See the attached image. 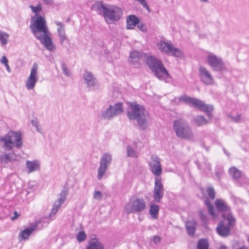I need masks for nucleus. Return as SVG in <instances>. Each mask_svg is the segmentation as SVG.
I'll use <instances>...</instances> for the list:
<instances>
[{
  "mask_svg": "<svg viewBox=\"0 0 249 249\" xmlns=\"http://www.w3.org/2000/svg\"><path fill=\"white\" fill-rule=\"evenodd\" d=\"M130 108L127 111V116L130 120H136L138 126L143 130L148 126L147 122L148 112L145 108L136 102L129 103Z\"/></svg>",
  "mask_w": 249,
  "mask_h": 249,
  "instance_id": "nucleus-1",
  "label": "nucleus"
},
{
  "mask_svg": "<svg viewBox=\"0 0 249 249\" xmlns=\"http://www.w3.org/2000/svg\"><path fill=\"white\" fill-rule=\"evenodd\" d=\"M173 128L177 137L188 141L194 140L193 129L187 121L182 118L175 120Z\"/></svg>",
  "mask_w": 249,
  "mask_h": 249,
  "instance_id": "nucleus-2",
  "label": "nucleus"
},
{
  "mask_svg": "<svg viewBox=\"0 0 249 249\" xmlns=\"http://www.w3.org/2000/svg\"><path fill=\"white\" fill-rule=\"evenodd\" d=\"M0 142L3 143V148L7 151L12 150L14 146L20 148L23 145L22 135L20 132L10 131L0 137Z\"/></svg>",
  "mask_w": 249,
  "mask_h": 249,
  "instance_id": "nucleus-3",
  "label": "nucleus"
},
{
  "mask_svg": "<svg viewBox=\"0 0 249 249\" xmlns=\"http://www.w3.org/2000/svg\"><path fill=\"white\" fill-rule=\"evenodd\" d=\"M175 100H178L177 102V103L183 102L197 108L201 111L207 113L209 118L211 119L212 116L211 111L213 109V107L212 105L205 104L204 102L201 100L192 98L185 95L180 96L177 98H175Z\"/></svg>",
  "mask_w": 249,
  "mask_h": 249,
  "instance_id": "nucleus-4",
  "label": "nucleus"
},
{
  "mask_svg": "<svg viewBox=\"0 0 249 249\" xmlns=\"http://www.w3.org/2000/svg\"><path fill=\"white\" fill-rule=\"evenodd\" d=\"M146 62L154 75L160 80H164L170 77L163 64L159 59L151 56L147 57Z\"/></svg>",
  "mask_w": 249,
  "mask_h": 249,
  "instance_id": "nucleus-5",
  "label": "nucleus"
},
{
  "mask_svg": "<svg viewBox=\"0 0 249 249\" xmlns=\"http://www.w3.org/2000/svg\"><path fill=\"white\" fill-rule=\"evenodd\" d=\"M236 223V219L232 214L224 215L223 220L220 221L216 227L217 233L221 237H226L231 234V229Z\"/></svg>",
  "mask_w": 249,
  "mask_h": 249,
  "instance_id": "nucleus-6",
  "label": "nucleus"
},
{
  "mask_svg": "<svg viewBox=\"0 0 249 249\" xmlns=\"http://www.w3.org/2000/svg\"><path fill=\"white\" fill-rule=\"evenodd\" d=\"M30 28L36 37L49 33L46 22L44 18L40 15L37 16L36 19L34 17L32 18Z\"/></svg>",
  "mask_w": 249,
  "mask_h": 249,
  "instance_id": "nucleus-7",
  "label": "nucleus"
},
{
  "mask_svg": "<svg viewBox=\"0 0 249 249\" xmlns=\"http://www.w3.org/2000/svg\"><path fill=\"white\" fill-rule=\"evenodd\" d=\"M103 17L107 24L115 23L121 18L123 11L121 8L114 5H107Z\"/></svg>",
  "mask_w": 249,
  "mask_h": 249,
  "instance_id": "nucleus-8",
  "label": "nucleus"
},
{
  "mask_svg": "<svg viewBox=\"0 0 249 249\" xmlns=\"http://www.w3.org/2000/svg\"><path fill=\"white\" fill-rule=\"evenodd\" d=\"M123 111V104L118 103L102 109L100 112V118L102 120H111L121 114Z\"/></svg>",
  "mask_w": 249,
  "mask_h": 249,
  "instance_id": "nucleus-9",
  "label": "nucleus"
},
{
  "mask_svg": "<svg viewBox=\"0 0 249 249\" xmlns=\"http://www.w3.org/2000/svg\"><path fill=\"white\" fill-rule=\"evenodd\" d=\"M146 208V203L142 198L131 199L124 207V212L127 213H138L143 212Z\"/></svg>",
  "mask_w": 249,
  "mask_h": 249,
  "instance_id": "nucleus-10",
  "label": "nucleus"
},
{
  "mask_svg": "<svg viewBox=\"0 0 249 249\" xmlns=\"http://www.w3.org/2000/svg\"><path fill=\"white\" fill-rule=\"evenodd\" d=\"M206 60L207 63L214 71L221 72L226 70L223 59L214 53H209L206 55Z\"/></svg>",
  "mask_w": 249,
  "mask_h": 249,
  "instance_id": "nucleus-11",
  "label": "nucleus"
},
{
  "mask_svg": "<svg viewBox=\"0 0 249 249\" xmlns=\"http://www.w3.org/2000/svg\"><path fill=\"white\" fill-rule=\"evenodd\" d=\"M157 46L159 50L162 53L180 58L184 56L183 52L179 49L175 47L171 43L160 41L158 43Z\"/></svg>",
  "mask_w": 249,
  "mask_h": 249,
  "instance_id": "nucleus-12",
  "label": "nucleus"
},
{
  "mask_svg": "<svg viewBox=\"0 0 249 249\" xmlns=\"http://www.w3.org/2000/svg\"><path fill=\"white\" fill-rule=\"evenodd\" d=\"M112 161V155L106 152L103 154L100 160V166L98 169L97 178L101 180L106 174L108 168Z\"/></svg>",
  "mask_w": 249,
  "mask_h": 249,
  "instance_id": "nucleus-13",
  "label": "nucleus"
},
{
  "mask_svg": "<svg viewBox=\"0 0 249 249\" xmlns=\"http://www.w3.org/2000/svg\"><path fill=\"white\" fill-rule=\"evenodd\" d=\"M199 77L202 83L206 85H213L214 79L211 72L204 66L200 65L198 67Z\"/></svg>",
  "mask_w": 249,
  "mask_h": 249,
  "instance_id": "nucleus-14",
  "label": "nucleus"
},
{
  "mask_svg": "<svg viewBox=\"0 0 249 249\" xmlns=\"http://www.w3.org/2000/svg\"><path fill=\"white\" fill-rule=\"evenodd\" d=\"M83 78L84 83L89 90L95 91L99 89L98 81L91 72L85 71Z\"/></svg>",
  "mask_w": 249,
  "mask_h": 249,
  "instance_id": "nucleus-15",
  "label": "nucleus"
},
{
  "mask_svg": "<svg viewBox=\"0 0 249 249\" xmlns=\"http://www.w3.org/2000/svg\"><path fill=\"white\" fill-rule=\"evenodd\" d=\"M37 70L38 65L37 63H34L31 70L30 75L25 82V87L28 90L33 89L35 87L38 80Z\"/></svg>",
  "mask_w": 249,
  "mask_h": 249,
  "instance_id": "nucleus-16",
  "label": "nucleus"
},
{
  "mask_svg": "<svg viewBox=\"0 0 249 249\" xmlns=\"http://www.w3.org/2000/svg\"><path fill=\"white\" fill-rule=\"evenodd\" d=\"M149 165L151 172L156 176H159L162 172L160 159L156 155H152L149 161Z\"/></svg>",
  "mask_w": 249,
  "mask_h": 249,
  "instance_id": "nucleus-17",
  "label": "nucleus"
},
{
  "mask_svg": "<svg viewBox=\"0 0 249 249\" xmlns=\"http://www.w3.org/2000/svg\"><path fill=\"white\" fill-rule=\"evenodd\" d=\"M164 188L160 178H156L155 179L153 190V197L156 202H160L164 196Z\"/></svg>",
  "mask_w": 249,
  "mask_h": 249,
  "instance_id": "nucleus-18",
  "label": "nucleus"
},
{
  "mask_svg": "<svg viewBox=\"0 0 249 249\" xmlns=\"http://www.w3.org/2000/svg\"><path fill=\"white\" fill-rule=\"evenodd\" d=\"M214 205L217 210L222 213L223 218H224V215L232 214L230 207L224 200L220 198L216 199L214 202Z\"/></svg>",
  "mask_w": 249,
  "mask_h": 249,
  "instance_id": "nucleus-19",
  "label": "nucleus"
},
{
  "mask_svg": "<svg viewBox=\"0 0 249 249\" xmlns=\"http://www.w3.org/2000/svg\"><path fill=\"white\" fill-rule=\"evenodd\" d=\"M38 39L41 43L49 51H53L56 47L52 41V39L50 36L49 33L42 35H39V36L36 37Z\"/></svg>",
  "mask_w": 249,
  "mask_h": 249,
  "instance_id": "nucleus-20",
  "label": "nucleus"
},
{
  "mask_svg": "<svg viewBox=\"0 0 249 249\" xmlns=\"http://www.w3.org/2000/svg\"><path fill=\"white\" fill-rule=\"evenodd\" d=\"M67 196V192L66 190H62L60 194L59 198L53 204V207L49 215L50 217L55 214L62 204L65 201Z\"/></svg>",
  "mask_w": 249,
  "mask_h": 249,
  "instance_id": "nucleus-21",
  "label": "nucleus"
},
{
  "mask_svg": "<svg viewBox=\"0 0 249 249\" xmlns=\"http://www.w3.org/2000/svg\"><path fill=\"white\" fill-rule=\"evenodd\" d=\"M143 53L140 51L134 50L130 52L129 57L128 58V62L132 65L136 66L140 64V60L142 58Z\"/></svg>",
  "mask_w": 249,
  "mask_h": 249,
  "instance_id": "nucleus-22",
  "label": "nucleus"
},
{
  "mask_svg": "<svg viewBox=\"0 0 249 249\" xmlns=\"http://www.w3.org/2000/svg\"><path fill=\"white\" fill-rule=\"evenodd\" d=\"M54 23L58 26L57 30L60 44L64 45L65 41H68V37L65 34V25L63 23L58 21H55Z\"/></svg>",
  "mask_w": 249,
  "mask_h": 249,
  "instance_id": "nucleus-23",
  "label": "nucleus"
},
{
  "mask_svg": "<svg viewBox=\"0 0 249 249\" xmlns=\"http://www.w3.org/2000/svg\"><path fill=\"white\" fill-rule=\"evenodd\" d=\"M17 160V156L14 153H6L0 155V163L7 164L9 162H14Z\"/></svg>",
  "mask_w": 249,
  "mask_h": 249,
  "instance_id": "nucleus-24",
  "label": "nucleus"
},
{
  "mask_svg": "<svg viewBox=\"0 0 249 249\" xmlns=\"http://www.w3.org/2000/svg\"><path fill=\"white\" fill-rule=\"evenodd\" d=\"M37 227L36 225H33L29 228L25 229L21 231L18 234V238L19 241L28 239L29 236L35 231Z\"/></svg>",
  "mask_w": 249,
  "mask_h": 249,
  "instance_id": "nucleus-25",
  "label": "nucleus"
},
{
  "mask_svg": "<svg viewBox=\"0 0 249 249\" xmlns=\"http://www.w3.org/2000/svg\"><path fill=\"white\" fill-rule=\"evenodd\" d=\"M196 226V221L194 219L188 220L185 222V227L187 233L190 236H192L194 235Z\"/></svg>",
  "mask_w": 249,
  "mask_h": 249,
  "instance_id": "nucleus-26",
  "label": "nucleus"
},
{
  "mask_svg": "<svg viewBox=\"0 0 249 249\" xmlns=\"http://www.w3.org/2000/svg\"><path fill=\"white\" fill-rule=\"evenodd\" d=\"M26 167L28 170V173H32L39 170L40 163L38 160H27L26 162Z\"/></svg>",
  "mask_w": 249,
  "mask_h": 249,
  "instance_id": "nucleus-27",
  "label": "nucleus"
},
{
  "mask_svg": "<svg viewBox=\"0 0 249 249\" xmlns=\"http://www.w3.org/2000/svg\"><path fill=\"white\" fill-rule=\"evenodd\" d=\"M193 123L196 126H202L209 124V121L203 116L198 115L195 116L192 120Z\"/></svg>",
  "mask_w": 249,
  "mask_h": 249,
  "instance_id": "nucleus-28",
  "label": "nucleus"
},
{
  "mask_svg": "<svg viewBox=\"0 0 249 249\" xmlns=\"http://www.w3.org/2000/svg\"><path fill=\"white\" fill-rule=\"evenodd\" d=\"M139 22V19L136 16L132 15L129 16L126 19V29H134Z\"/></svg>",
  "mask_w": 249,
  "mask_h": 249,
  "instance_id": "nucleus-29",
  "label": "nucleus"
},
{
  "mask_svg": "<svg viewBox=\"0 0 249 249\" xmlns=\"http://www.w3.org/2000/svg\"><path fill=\"white\" fill-rule=\"evenodd\" d=\"M204 204L207 208L209 215L213 220L217 219L218 217V214L214 211L213 205L212 204L210 199L207 198L204 201Z\"/></svg>",
  "mask_w": 249,
  "mask_h": 249,
  "instance_id": "nucleus-30",
  "label": "nucleus"
},
{
  "mask_svg": "<svg viewBox=\"0 0 249 249\" xmlns=\"http://www.w3.org/2000/svg\"><path fill=\"white\" fill-rule=\"evenodd\" d=\"M86 249H104L102 243L96 238L91 239Z\"/></svg>",
  "mask_w": 249,
  "mask_h": 249,
  "instance_id": "nucleus-31",
  "label": "nucleus"
},
{
  "mask_svg": "<svg viewBox=\"0 0 249 249\" xmlns=\"http://www.w3.org/2000/svg\"><path fill=\"white\" fill-rule=\"evenodd\" d=\"M228 172L230 176L234 180L239 179L242 176L241 171L234 166L230 168Z\"/></svg>",
  "mask_w": 249,
  "mask_h": 249,
  "instance_id": "nucleus-32",
  "label": "nucleus"
},
{
  "mask_svg": "<svg viewBox=\"0 0 249 249\" xmlns=\"http://www.w3.org/2000/svg\"><path fill=\"white\" fill-rule=\"evenodd\" d=\"M107 8V5H104L101 1H96L92 6V9L96 11L99 15L103 16L105 11V9Z\"/></svg>",
  "mask_w": 249,
  "mask_h": 249,
  "instance_id": "nucleus-33",
  "label": "nucleus"
},
{
  "mask_svg": "<svg viewBox=\"0 0 249 249\" xmlns=\"http://www.w3.org/2000/svg\"><path fill=\"white\" fill-rule=\"evenodd\" d=\"M159 211V207L158 205L153 204L150 205L149 213L150 216L152 218L155 219L158 218Z\"/></svg>",
  "mask_w": 249,
  "mask_h": 249,
  "instance_id": "nucleus-34",
  "label": "nucleus"
},
{
  "mask_svg": "<svg viewBox=\"0 0 249 249\" xmlns=\"http://www.w3.org/2000/svg\"><path fill=\"white\" fill-rule=\"evenodd\" d=\"M9 37L8 34L0 30V42L2 46H5L8 43Z\"/></svg>",
  "mask_w": 249,
  "mask_h": 249,
  "instance_id": "nucleus-35",
  "label": "nucleus"
},
{
  "mask_svg": "<svg viewBox=\"0 0 249 249\" xmlns=\"http://www.w3.org/2000/svg\"><path fill=\"white\" fill-rule=\"evenodd\" d=\"M209 243L207 239H200L197 243V249H208Z\"/></svg>",
  "mask_w": 249,
  "mask_h": 249,
  "instance_id": "nucleus-36",
  "label": "nucleus"
},
{
  "mask_svg": "<svg viewBox=\"0 0 249 249\" xmlns=\"http://www.w3.org/2000/svg\"><path fill=\"white\" fill-rule=\"evenodd\" d=\"M198 214L201 222L203 225H207L208 222V217L207 215L202 210L198 211Z\"/></svg>",
  "mask_w": 249,
  "mask_h": 249,
  "instance_id": "nucleus-37",
  "label": "nucleus"
},
{
  "mask_svg": "<svg viewBox=\"0 0 249 249\" xmlns=\"http://www.w3.org/2000/svg\"><path fill=\"white\" fill-rule=\"evenodd\" d=\"M207 193L211 199L213 200L215 198V192L213 187H208L207 188Z\"/></svg>",
  "mask_w": 249,
  "mask_h": 249,
  "instance_id": "nucleus-38",
  "label": "nucleus"
},
{
  "mask_svg": "<svg viewBox=\"0 0 249 249\" xmlns=\"http://www.w3.org/2000/svg\"><path fill=\"white\" fill-rule=\"evenodd\" d=\"M127 156L132 158L137 157V154L136 152L130 146H127Z\"/></svg>",
  "mask_w": 249,
  "mask_h": 249,
  "instance_id": "nucleus-39",
  "label": "nucleus"
},
{
  "mask_svg": "<svg viewBox=\"0 0 249 249\" xmlns=\"http://www.w3.org/2000/svg\"><path fill=\"white\" fill-rule=\"evenodd\" d=\"M87 237L86 234L83 231H79L76 235V239L79 242L84 241Z\"/></svg>",
  "mask_w": 249,
  "mask_h": 249,
  "instance_id": "nucleus-40",
  "label": "nucleus"
},
{
  "mask_svg": "<svg viewBox=\"0 0 249 249\" xmlns=\"http://www.w3.org/2000/svg\"><path fill=\"white\" fill-rule=\"evenodd\" d=\"M227 116L231 121L234 123H239L241 120V114H238L235 116H232L230 114H228Z\"/></svg>",
  "mask_w": 249,
  "mask_h": 249,
  "instance_id": "nucleus-41",
  "label": "nucleus"
},
{
  "mask_svg": "<svg viewBox=\"0 0 249 249\" xmlns=\"http://www.w3.org/2000/svg\"><path fill=\"white\" fill-rule=\"evenodd\" d=\"M62 70L63 73L67 76H70L71 73L69 72L66 65L64 63L61 64Z\"/></svg>",
  "mask_w": 249,
  "mask_h": 249,
  "instance_id": "nucleus-42",
  "label": "nucleus"
},
{
  "mask_svg": "<svg viewBox=\"0 0 249 249\" xmlns=\"http://www.w3.org/2000/svg\"><path fill=\"white\" fill-rule=\"evenodd\" d=\"M30 7L32 9L33 12H34L36 14L39 13L40 11L41 10V7L40 4H38L36 6L30 5Z\"/></svg>",
  "mask_w": 249,
  "mask_h": 249,
  "instance_id": "nucleus-43",
  "label": "nucleus"
},
{
  "mask_svg": "<svg viewBox=\"0 0 249 249\" xmlns=\"http://www.w3.org/2000/svg\"><path fill=\"white\" fill-rule=\"evenodd\" d=\"M102 197V194L100 191H95L94 192V198L95 199L100 200Z\"/></svg>",
  "mask_w": 249,
  "mask_h": 249,
  "instance_id": "nucleus-44",
  "label": "nucleus"
},
{
  "mask_svg": "<svg viewBox=\"0 0 249 249\" xmlns=\"http://www.w3.org/2000/svg\"><path fill=\"white\" fill-rule=\"evenodd\" d=\"M138 28L143 32H146L147 28L143 24H140L137 25Z\"/></svg>",
  "mask_w": 249,
  "mask_h": 249,
  "instance_id": "nucleus-45",
  "label": "nucleus"
},
{
  "mask_svg": "<svg viewBox=\"0 0 249 249\" xmlns=\"http://www.w3.org/2000/svg\"><path fill=\"white\" fill-rule=\"evenodd\" d=\"M0 62L4 65L8 63V60L4 55L2 56L0 60Z\"/></svg>",
  "mask_w": 249,
  "mask_h": 249,
  "instance_id": "nucleus-46",
  "label": "nucleus"
},
{
  "mask_svg": "<svg viewBox=\"0 0 249 249\" xmlns=\"http://www.w3.org/2000/svg\"><path fill=\"white\" fill-rule=\"evenodd\" d=\"M160 238L159 236H154L153 237V242L155 244H157L160 241Z\"/></svg>",
  "mask_w": 249,
  "mask_h": 249,
  "instance_id": "nucleus-47",
  "label": "nucleus"
},
{
  "mask_svg": "<svg viewBox=\"0 0 249 249\" xmlns=\"http://www.w3.org/2000/svg\"><path fill=\"white\" fill-rule=\"evenodd\" d=\"M14 216H12L11 218V220L13 221L15 220L19 215V214H18V213L17 212H14Z\"/></svg>",
  "mask_w": 249,
  "mask_h": 249,
  "instance_id": "nucleus-48",
  "label": "nucleus"
},
{
  "mask_svg": "<svg viewBox=\"0 0 249 249\" xmlns=\"http://www.w3.org/2000/svg\"><path fill=\"white\" fill-rule=\"evenodd\" d=\"M43 1L47 4H52L53 3V0H43Z\"/></svg>",
  "mask_w": 249,
  "mask_h": 249,
  "instance_id": "nucleus-49",
  "label": "nucleus"
},
{
  "mask_svg": "<svg viewBox=\"0 0 249 249\" xmlns=\"http://www.w3.org/2000/svg\"><path fill=\"white\" fill-rule=\"evenodd\" d=\"M31 124L35 127H37L38 125V123L36 120H32L31 121Z\"/></svg>",
  "mask_w": 249,
  "mask_h": 249,
  "instance_id": "nucleus-50",
  "label": "nucleus"
},
{
  "mask_svg": "<svg viewBox=\"0 0 249 249\" xmlns=\"http://www.w3.org/2000/svg\"><path fill=\"white\" fill-rule=\"evenodd\" d=\"M5 66L6 67L7 71L9 73L11 72V69L8 65V63L5 65Z\"/></svg>",
  "mask_w": 249,
  "mask_h": 249,
  "instance_id": "nucleus-51",
  "label": "nucleus"
},
{
  "mask_svg": "<svg viewBox=\"0 0 249 249\" xmlns=\"http://www.w3.org/2000/svg\"><path fill=\"white\" fill-rule=\"evenodd\" d=\"M239 245V242L237 241H234L233 244V245H232V248L234 249V247L236 246H237Z\"/></svg>",
  "mask_w": 249,
  "mask_h": 249,
  "instance_id": "nucleus-52",
  "label": "nucleus"
},
{
  "mask_svg": "<svg viewBox=\"0 0 249 249\" xmlns=\"http://www.w3.org/2000/svg\"><path fill=\"white\" fill-rule=\"evenodd\" d=\"M199 1L203 3H207L209 2V0H198Z\"/></svg>",
  "mask_w": 249,
  "mask_h": 249,
  "instance_id": "nucleus-53",
  "label": "nucleus"
},
{
  "mask_svg": "<svg viewBox=\"0 0 249 249\" xmlns=\"http://www.w3.org/2000/svg\"><path fill=\"white\" fill-rule=\"evenodd\" d=\"M219 249H228V248L226 246H225L224 245H222L220 247Z\"/></svg>",
  "mask_w": 249,
  "mask_h": 249,
  "instance_id": "nucleus-54",
  "label": "nucleus"
},
{
  "mask_svg": "<svg viewBox=\"0 0 249 249\" xmlns=\"http://www.w3.org/2000/svg\"><path fill=\"white\" fill-rule=\"evenodd\" d=\"M238 249H249V248L246 246H242L239 247Z\"/></svg>",
  "mask_w": 249,
  "mask_h": 249,
  "instance_id": "nucleus-55",
  "label": "nucleus"
},
{
  "mask_svg": "<svg viewBox=\"0 0 249 249\" xmlns=\"http://www.w3.org/2000/svg\"><path fill=\"white\" fill-rule=\"evenodd\" d=\"M224 152L226 155H227L228 156H229L230 153L227 152V151L224 148H223Z\"/></svg>",
  "mask_w": 249,
  "mask_h": 249,
  "instance_id": "nucleus-56",
  "label": "nucleus"
},
{
  "mask_svg": "<svg viewBox=\"0 0 249 249\" xmlns=\"http://www.w3.org/2000/svg\"><path fill=\"white\" fill-rule=\"evenodd\" d=\"M36 127V129L38 132H41V129L39 128L38 125Z\"/></svg>",
  "mask_w": 249,
  "mask_h": 249,
  "instance_id": "nucleus-57",
  "label": "nucleus"
}]
</instances>
